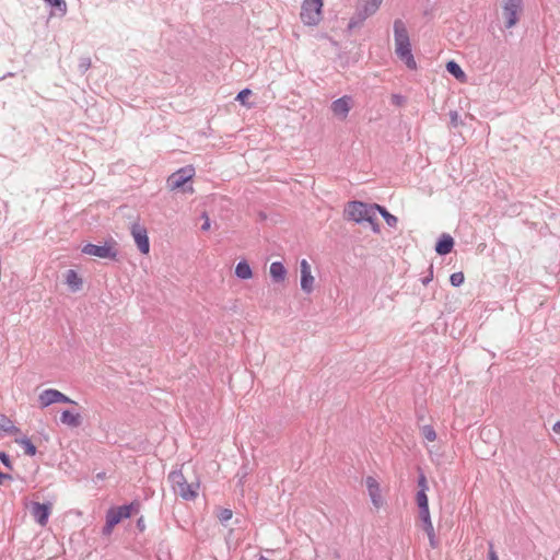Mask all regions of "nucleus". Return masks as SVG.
Returning <instances> with one entry per match:
<instances>
[{
  "label": "nucleus",
  "mask_w": 560,
  "mask_h": 560,
  "mask_svg": "<svg viewBox=\"0 0 560 560\" xmlns=\"http://www.w3.org/2000/svg\"><path fill=\"white\" fill-rule=\"evenodd\" d=\"M377 203H366L359 200L349 201L343 211L345 219L355 223H369L374 233H380V223L375 217Z\"/></svg>",
  "instance_id": "1"
},
{
  "label": "nucleus",
  "mask_w": 560,
  "mask_h": 560,
  "mask_svg": "<svg viewBox=\"0 0 560 560\" xmlns=\"http://www.w3.org/2000/svg\"><path fill=\"white\" fill-rule=\"evenodd\" d=\"M394 39H395V52L397 57L404 61L406 67L410 70L417 69V62L411 51V44L406 24L402 20L397 19L394 21Z\"/></svg>",
  "instance_id": "2"
},
{
  "label": "nucleus",
  "mask_w": 560,
  "mask_h": 560,
  "mask_svg": "<svg viewBox=\"0 0 560 560\" xmlns=\"http://www.w3.org/2000/svg\"><path fill=\"white\" fill-rule=\"evenodd\" d=\"M383 0H358L355 12L348 23V28L359 27L368 18L374 15Z\"/></svg>",
  "instance_id": "3"
},
{
  "label": "nucleus",
  "mask_w": 560,
  "mask_h": 560,
  "mask_svg": "<svg viewBox=\"0 0 560 560\" xmlns=\"http://www.w3.org/2000/svg\"><path fill=\"white\" fill-rule=\"evenodd\" d=\"M168 481L172 489L184 500L190 501L197 497V491L192 483H188L182 469H175L168 474Z\"/></svg>",
  "instance_id": "4"
},
{
  "label": "nucleus",
  "mask_w": 560,
  "mask_h": 560,
  "mask_svg": "<svg viewBox=\"0 0 560 560\" xmlns=\"http://www.w3.org/2000/svg\"><path fill=\"white\" fill-rule=\"evenodd\" d=\"M323 0H304L301 8V21L308 26L317 25L322 20Z\"/></svg>",
  "instance_id": "5"
},
{
  "label": "nucleus",
  "mask_w": 560,
  "mask_h": 560,
  "mask_svg": "<svg viewBox=\"0 0 560 560\" xmlns=\"http://www.w3.org/2000/svg\"><path fill=\"white\" fill-rule=\"evenodd\" d=\"M81 252L85 255L95 256L98 258H106L114 261L119 260V253L116 248V243H105L104 245H95L92 243L85 244Z\"/></svg>",
  "instance_id": "6"
},
{
  "label": "nucleus",
  "mask_w": 560,
  "mask_h": 560,
  "mask_svg": "<svg viewBox=\"0 0 560 560\" xmlns=\"http://www.w3.org/2000/svg\"><path fill=\"white\" fill-rule=\"evenodd\" d=\"M56 402L78 406L77 401L72 400L70 397L55 388L45 389L38 396V404L42 409Z\"/></svg>",
  "instance_id": "7"
},
{
  "label": "nucleus",
  "mask_w": 560,
  "mask_h": 560,
  "mask_svg": "<svg viewBox=\"0 0 560 560\" xmlns=\"http://www.w3.org/2000/svg\"><path fill=\"white\" fill-rule=\"evenodd\" d=\"M195 175V168L191 165L184 166L167 178V185L172 189L184 188L185 184L190 180Z\"/></svg>",
  "instance_id": "8"
},
{
  "label": "nucleus",
  "mask_w": 560,
  "mask_h": 560,
  "mask_svg": "<svg viewBox=\"0 0 560 560\" xmlns=\"http://www.w3.org/2000/svg\"><path fill=\"white\" fill-rule=\"evenodd\" d=\"M131 235L133 236L140 253L148 254L150 250V241L148 237L147 229L138 223H133L131 226Z\"/></svg>",
  "instance_id": "9"
},
{
  "label": "nucleus",
  "mask_w": 560,
  "mask_h": 560,
  "mask_svg": "<svg viewBox=\"0 0 560 560\" xmlns=\"http://www.w3.org/2000/svg\"><path fill=\"white\" fill-rule=\"evenodd\" d=\"M51 513V503L50 502H33L31 508V514L34 520L40 525L45 526L48 522V518Z\"/></svg>",
  "instance_id": "10"
},
{
  "label": "nucleus",
  "mask_w": 560,
  "mask_h": 560,
  "mask_svg": "<svg viewBox=\"0 0 560 560\" xmlns=\"http://www.w3.org/2000/svg\"><path fill=\"white\" fill-rule=\"evenodd\" d=\"M301 269V289L304 293L310 294L314 290V277L312 276L311 265L306 259L300 262Z\"/></svg>",
  "instance_id": "11"
},
{
  "label": "nucleus",
  "mask_w": 560,
  "mask_h": 560,
  "mask_svg": "<svg viewBox=\"0 0 560 560\" xmlns=\"http://www.w3.org/2000/svg\"><path fill=\"white\" fill-rule=\"evenodd\" d=\"M419 518L422 522V529L427 533L431 548L439 547V540L435 536L433 524L431 522L430 511H419Z\"/></svg>",
  "instance_id": "12"
},
{
  "label": "nucleus",
  "mask_w": 560,
  "mask_h": 560,
  "mask_svg": "<svg viewBox=\"0 0 560 560\" xmlns=\"http://www.w3.org/2000/svg\"><path fill=\"white\" fill-rule=\"evenodd\" d=\"M522 11L523 3L502 8V16L504 19L505 28H511L518 23Z\"/></svg>",
  "instance_id": "13"
},
{
  "label": "nucleus",
  "mask_w": 560,
  "mask_h": 560,
  "mask_svg": "<svg viewBox=\"0 0 560 560\" xmlns=\"http://www.w3.org/2000/svg\"><path fill=\"white\" fill-rule=\"evenodd\" d=\"M365 483L373 505L377 509L381 508L383 505V499L381 495L380 483L372 476L366 477Z\"/></svg>",
  "instance_id": "14"
},
{
  "label": "nucleus",
  "mask_w": 560,
  "mask_h": 560,
  "mask_svg": "<svg viewBox=\"0 0 560 560\" xmlns=\"http://www.w3.org/2000/svg\"><path fill=\"white\" fill-rule=\"evenodd\" d=\"M351 97L348 95L341 96L331 103L332 113L345 119L351 109Z\"/></svg>",
  "instance_id": "15"
},
{
  "label": "nucleus",
  "mask_w": 560,
  "mask_h": 560,
  "mask_svg": "<svg viewBox=\"0 0 560 560\" xmlns=\"http://www.w3.org/2000/svg\"><path fill=\"white\" fill-rule=\"evenodd\" d=\"M454 238L446 233H443L435 243V252L440 256L450 254L454 247Z\"/></svg>",
  "instance_id": "16"
},
{
  "label": "nucleus",
  "mask_w": 560,
  "mask_h": 560,
  "mask_svg": "<svg viewBox=\"0 0 560 560\" xmlns=\"http://www.w3.org/2000/svg\"><path fill=\"white\" fill-rule=\"evenodd\" d=\"M60 422L69 428L74 429L82 424V417L78 412H72L66 409L60 415Z\"/></svg>",
  "instance_id": "17"
},
{
  "label": "nucleus",
  "mask_w": 560,
  "mask_h": 560,
  "mask_svg": "<svg viewBox=\"0 0 560 560\" xmlns=\"http://www.w3.org/2000/svg\"><path fill=\"white\" fill-rule=\"evenodd\" d=\"M270 277L273 282L280 283L285 280L287 277V269L281 261H273L270 265Z\"/></svg>",
  "instance_id": "18"
},
{
  "label": "nucleus",
  "mask_w": 560,
  "mask_h": 560,
  "mask_svg": "<svg viewBox=\"0 0 560 560\" xmlns=\"http://www.w3.org/2000/svg\"><path fill=\"white\" fill-rule=\"evenodd\" d=\"M66 283L69 285L72 292H78L82 289L83 281L78 272L73 269H68L66 272Z\"/></svg>",
  "instance_id": "19"
},
{
  "label": "nucleus",
  "mask_w": 560,
  "mask_h": 560,
  "mask_svg": "<svg viewBox=\"0 0 560 560\" xmlns=\"http://www.w3.org/2000/svg\"><path fill=\"white\" fill-rule=\"evenodd\" d=\"M140 502L138 500H135L129 504H124L115 508L118 510L121 518L124 520L130 517L132 514L138 513L140 510Z\"/></svg>",
  "instance_id": "20"
},
{
  "label": "nucleus",
  "mask_w": 560,
  "mask_h": 560,
  "mask_svg": "<svg viewBox=\"0 0 560 560\" xmlns=\"http://www.w3.org/2000/svg\"><path fill=\"white\" fill-rule=\"evenodd\" d=\"M20 429L13 425V422L4 415H0V436L5 434H16Z\"/></svg>",
  "instance_id": "21"
},
{
  "label": "nucleus",
  "mask_w": 560,
  "mask_h": 560,
  "mask_svg": "<svg viewBox=\"0 0 560 560\" xmlns=\"http://www.w3.org/2000/svg\"><path fill=\"white\" fill-rule=\"evenodd\" d=\"M235 276L242 280L253 278V270L246 260H241L235 267Z\"/></svg>",
  "instance_id": "22"
},
{
  "label": "nucleus",
  "mask_w": 560,
  "mask_h": 560,
  "mask_svg": "<svg viewBox=\"0 0 560 560\" xmlns=\"http://www.w3.org/2000/svg\"><path fill=\"white\" fill-rule=\"evenodd\" d=\"M446 70L448 73H451L454 78H456L459 81H464L466 79V74L462 67L454 60H450L446 62Z\"/></svg>",
  "instance_id": "23"
},
{
  "label": "nucleus",
  "mask_w": 560,
  "mask_h": 560,
  "mask_svg": "<svg viewBox=\"0 0 560 560\" xmlns=\"http://www.w3.org/2000/svg\"><path fill=\"white\" fill-rule=\"evenodd\" d=\"M378 209H375V215L380 213L388 226L396 228L398 223V219L396 215L389 213L384 206L377 205Z\"/></svg>",
  "instance_id": "24"
},
{
  "label": "nucleus",
  "mask_w": 560,
  "mask_h": 560,
  "mask_svg": "<svg viewBox=\"0 0 560 560\" xmlns=\"http://www.w3.org/2000/svg\"><path fill=\"white\" fill-rule=\"evenodd\" d=\"M15 442L18 444H20L23 450H24V453L28 456H35L36 453H37V448L36 446L33 444V442L31 441L30 438L27 436H23L21 439H16Z\"/></svg>",
  "instance_id": "25"
},
{
  "label": "nucleus",
  "mask_w": 560,
  "mask_h": 560,
  "mask_svg": "<svg viewBox=\"0 0 560 560\" xmlns=\"http://www.w3.org/2000/svg\"><path fill=\"white\" fill-rule=\"evenodd\" d=\"M420 432L422 436L429 441L434 442L436 440V432L431 424H421L419 425Z\"/></svg>",
  "instance_id": "26"
},
{
  "label": "nucleus",
  "mask_w": 560,
  "mask_h": 560,
  "mask_svg": "<svg viewBox=\"0 0 560 560\" xmlns=\"http://www.w3.org/2000/svg\"><path fill=\"white\" fill-rule=\"evenodd\" d=\"M419 511L429 510V500L424 489H419L416 495Z\"/></svg>",
  "instance_id": "27"
},
{
  "label": "nucleus",
  "mask_w": 560,
  "mask_h": 560,
  "mask_svg": "<svg viewBox=\"0 0 560 560\" xmlns=\"http://www.w3.org/2000/svg\"><path fill=\"white\" fill-rule=\"evenodd\" d=\"M106 521L108 523L113 524L114 526H116L117 524H119L122 521L118 510L115 506L107 510Z\"/></svg>",
  "instance_id": "28"
},
{
  "label": "nucleus",
  "mask_w": 560,
  "mask_h": 560,
  "mask_svg": "<svg viewBox=\"0 0 560 560\" xmlns=\"http://www.w3.org/2000/svg\"><path fill=\"white\" fill-rule=\"evenodd\" d=\"M51 7H54L60 15H65L67 13V3L66 0H44Z\"/></svg>",
  "instance_id": "29"
},
{
  "label": "nucleus",
  "mask_w": 560,
  "mask_h": 560,
  "mask_svg": "<svg viewBox=\"0 0 560 560\" xmlns=\"http://www.w3.org/2000/svg\"><path fill=\"white\" fill-rule=\"evenodd\" d=\"M219 521L224 524L230 521L233 516V511L231 509H219L217 514Z\"/></svg>",
  "instance_id": "30"
},
{
  "label": "nucleus",
  "mask_w": 560,
  "mask_h": 560,
  "mask_svg": "<svg viewBox=\"0 0 560 560\" xmlns=\"http://www.w3.org/2000/svg\"><path fill=\"white\" fill-rule=\"evenodd\" d=\"M91 58L90 57H81L78 63V70L80 73H85L91 68Z\"/></svg>",
  "instance_id": "31"
},
{
  "label": "nucleus",
  "mask_w": 560,
  "mask_h": 560,
  "mask_svg": "<svg viewBox=\"0 0 560 560\" xmlns=\"http://www.w3.org/2000/svg\"><path fill=\"white\" fill-rule=\"evenodd\" d=\"M465 277L462 271L454 272L450 277V282L453 287H459L464 283Z\"/></svg>",
  "instance_id": "32"
},
{
  "label": "nucleus",
  "mask_w": 560,
  "mask_h": 560,
  "mask_svg": "<svg viewBox=\"0 0 560 560\" xmlns=\"http://www.w3.org/2000/svg\"><path fill=\"white\" fill-rule=\"evenodd\" d=\"M390 101L393 105L401 107L406 104L407 98L400 94H392Z\"/></svg>",
  "instance_id": "33"
},
{
  "label": "nucleus",
  "mask_w": 560,
  "mask_h": 560,
  "mask_svg": "<svg viewBox=\"0 0 560 560\" xmlns=\"http://www.w3.org/2000/svg\"><path fill=\"white\" fill-rule=\"evenodd\" d=\"M427 410L423 406H419L416 408V418L418 425H421L425 420Z\"/></svg>",
  "instance_id": "34"
},
{
  "label": "nucleus",
  "mask_w": 560,
  "mask_h": 560,
  "mask_svg": "<svg viewBox=\"0 0 560 560\" xmlns=\"http://www.w3.org/2000/svg\"><path fill=\"white\" fill-rule=\"evenodd\" d=\"M0 462L8 469H10V470L13 469L12 462H11V458H10L9 454H7L3 451H0Z\"/></svg>",
  "instance_id": "35"
},
{
  "label": "nucleus",
  "mask_w": 560,
  "mask_h": 560,
  "mask_svg": "<svg viewBox=\"0 0 560 560\" xmlns=\"http://www.w3.org/2000/svg\"><path fill=\"white\" fill-rule=\"evenodd\" d=\"M450 124L453 128H456L462 124V120L459 119V115L456 110L450 112Z\"/></svg>",
  "instance_id": "36"
},
{
  "label": "nucleus",
  "mask_w": 560,
  "mask_h": 560,
  "mask_svg": "<svg viewBox=\"0 0 560 560\" xmlns=\"http://www.w3.org/2000/svg\"><path fill=\"white\" fill-rule=\"evenodd\" d=\"M252 94V91L249 89H244L238 92L235 100L241 102L242 104H245V100Z\"/></svg>",
  "instance_id": "37"
},
{
  "label": "nucleus",
  "mask_w": 560,
  "mask_h": 560,
  "mask_svg": "<svg viewBox=\"0 0 560 560\" xmlns=\"http://www.w3.org/2000/svg\"><path fill=\"white\" fill-rule=\"evenodd\" d=\"M433 279V265L429 267V273L421 279L423 285H428Z\"/></svg>",
  "instance_id": "38"
},
{
  "label": "nucleus",
  "mask_w": 560,
  "mask_h": 560,
  "mask_svg": "<svg viewBox=\"0 0 560 560\" xmlns=\"http://www.w3.org/2000/svg\"><path fill=\"white\" fill-rule=\"evenodd\" d=\"M418 486L420 489H424V491L428 490L427 478L423 474H420V476H419Z\"/></svg>",
  "instance_id": "39"
},
{
  "label": "nucleus",
  "mask_w": 560,
  "mask_h": 560,
  "mask_svg": "<svg viewBox=\"0 0 560 560\" xmlns=\"http://www.w3.org/2000/svg\"><path fill=\"white\" fill-rule=\"evenodd\" d=\"M523 3V0H501V8Z\"/></svg>",
  "instance_id": "40"
},
{
  "label": "nucleus",
  "mask_w": 560,
  "mask_h": 560,
  "mask_svg": "<svg viewBox=\"0 0 560 560\" xmlns=\"http://www.w3.org/2000/svg\"><path fill=\"white\" fill-rule=\"evenodd\" d=\"M488 559L489 560H499V557H498L495 550L493 549V545L491 542L489 544Z\"/></svg>",
  "instance_id": "41"
},
{
  "label": "nucleus",
  "mask_w": 560,
  "mask_h": 560,
  "mask_svg": "<svg viewBox=\"0 0 560 560\" xmlns=\"http://www.w3.org/2000/svg\"><path fill=\"white\" fill-rule=\"evenodd\" d=\"M201 217L205 219V222L201 225V230L208 231L210 229V219H209L207 212H203Z\"/></svg>",
  "instance_id": "42"
},
{
  "label": "nucleus",
  "mask_w": 560,
  "mask_h": 560,
  "mask_svg": "<svg viewBox=\"0 0 560 560\" xmlns=\"http://www.w3.org/2000/svg\"><path fill=\"white\" fill-rule=\"evenodd\" d=\"M114 527H115V526H114L113 524H110V523H108V522L106 521V522H105V525H104V527H103V529H102L103 535H110V534H112V532H113V529H114Z\"/></svg>",
  "instance_id": "43"
},
{
  "label": "nucleus",
  "mask_w": 560,
  "mask_h": 560,
  "mask_svg": "<svg viewBox=\"0 0 560 560\" xmlns=\"http://www.w3.org/2000/svg\"><path fill=\"white\" fill-rule=\"evenodd\" d=\"M136 526L137 528L139 529V532H144L145 529V523H144V518L143 516H140L138 520H137V523H136Z\"/></svg>",
  "instance_id": "44"
},
{
  "label": "nucleus",
  "mask_w": 560,
  "mask_h": 560,
  "mask_svg": "<svg viewBox=\"0 0 560 560\" xmlns=\"http://www.w3.org/2000/svg\"><path fill=\"white\" fill-rule=\"evenodd\" d=\"M8 480H12V476L0 470V486H3Z\"/></svg>",
  "instance_id": "45"
},
{
  "label": "nucleus",
  "mask_w": 560,
  "mask_h": 560,
  "mask_svg": "<svg viewBox=\"0 0 560 560\" xmlns=\"http://www.w3.org/2000/svg\"><path fill=\"white\" fill-rule=\"evenodd\" d=\"M552 431L557 434H560V421H557L553 427H552Z\"/></svg>",
  "instance_id": "46"
},
{
  "label": "nucleus",
  "mask_w": 560,
  "mask_h": 560,
  "mask_svg": "<svg viewBox=\"0 0 560 560\" xmlns=\"http://www.w3.org/2000/svg\"><path fill=\"white\" fill-rule=\"evenodd\" d=\"M13 75H14V73L9 72V73L4 74L3 77H1L0 80L5 79L7 77H13Z\"/></svg>",
  "instance_id": "47"
},
{
  "label": "nucleus",
  "mask_w": 560,
  "mask_h": 560,
  "mask_svg": "<svg viewBox=\"0 0 560 560\" xmlns=\"http://www.w3.org/2000/svg\"><path fill=\"white\" fill-rule=\"evenodd\" d=\"M259 560H271V559H269V558H267L265 556H260Z\"/></svg>",
  "instance_id": "48"
}]
</instances>
